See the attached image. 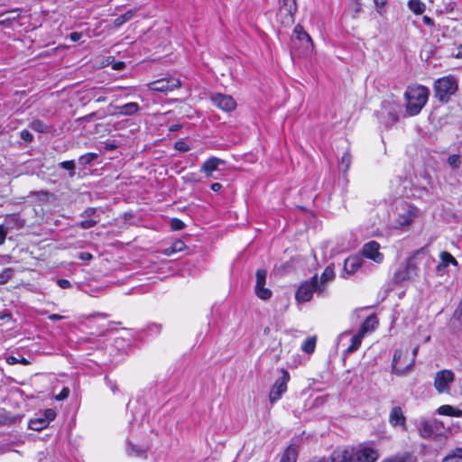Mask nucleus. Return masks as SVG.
<instances>
[{
    "label": "nucleus",
    "mask_w": 462,
    "mask_h": 462,
    "mask_svg": "<svg viewBox=\"0 0 462 462\" xmlns=\"http://www.w3.org/2000/svg\"><path fill=\"white\" fill-rule=\"evenodd\" d=\"M20 136L25 142H32V134L28 130H23L20 133Z\"/></svg>",
    "instance_id": "obj_55"
},
{
    "label": "nucleus",
    "mask_w": 462,
    "mask_h": 462,
    "mask_svg": "<svg viewBox=\"0 0 462 462\" xmlns=\"http://www.w3.org/2000/svg\"><path fill=\"white\" fill-rule=\"evenodd\" d=\"M316 346V337H308L302 344L301 349L307 354L314 352Z\"/></svg>",
    "instance_id": "obj_38"
},
{
    "label": "nucleus",
    "mask_w": 462,
    "mask_h": 462,
    "mask_svg": "<svg viewBox=\"0 0 462 462\" xmlns=\"http://www.w3.org/2000/svg\"><path fill=\"white\" fill-rule=\"evenodd\" d=\"M423 254V249L416 251L410 256L405 263L402 264L394 273L393 280L394 283L401 284L404 282L411 281L418 275L417 260Z\"/></svg>",
    "instance_id": "obj_2"
},
{
    "label": "nucleus",
    "mask_w": 462,
    "mask_h": 462,
    "mask_svg": "<svg viewBox=\"0 0 462 462\" xmlns=\"http://www.w3.org/2000/svg\"><path fill=\"white\" fill-rule=\"evenodd\" d=\"M419 215V209L412 205H404L402 207L398 212L397 217L395 219V227L396 228H405L410 226L415 218Z\"/></svg>",
    "instance_id": "obj_7"
},
{
    "label": "nucleus",
    "mask_w": 462,
    "mask_h": 462,
    "mask_svg": "<svg viewBox=\"0 0 462 462\" xmlns=\"http://www.w3.org/2000/svg\"><path fill=\"white\" fill-rule=\"evenodd\" d=\"M82 37V33L81 32H73L69 34V39L72 41V42H78L80 40V38Z\"/></svg>",
    "instance_id": "obj_60"
},
{
    "label": "nucleus",
    "mask_w": 462,
    "mask_h": 462,
    "mask_svg": "<svg viewBox=\"0 0 462 462\" xmlns=\"http://www.w3.org/2000/svg\"><path fill=\"white\" fill-rule=\"evenodd\" d=\"M438 413L439 415L451 416V417H462V411L459 409H456L451 405H441L438 408Z\"/></svg>",
    "instance_id": "obj_27"
},
{
    "label": "nucleus",
    "mask_w": 462,
    "mask_h": 462,
    "mask_svg": "<svg viewBox=\"0 0 462 462\" xmlns=\"http://www.w3.org/2000/svg\"><path fill=\"white\" fill-rule=\"evenodd\" d=\"M400 105L393 101H383L381 109L376 112V116L381 124L385 127H390L399 119Z\"/></svg>",
    "instance_id": "obj_4"
},
{
    "label": "nucleus",
    "mask_w": 462,
    "mask_h": 462,
    "mask_svg": "<svg viewBox=\"0 0 462 462\" xmlns=\"http://www.w3.org/2000/svg\"><path fill=\"white\" fill-rule=\"evenodd\" d=\"M186 248L185 244L181 240H175L170 246L162 249V254L171 256L173 254L182 252Z\"/></svg>",
    "instance_id": "obj_24"
},
{
    "label": "nucleus",
    "mask_w": 462,
    "mask_h": 462,
    "mask_svg": "<svg viewBox=\"0 0 462 462\" xmlns=\"http://www.w3.org/2000/svg\"><path fill=\"white\" fill-rule=\"evenodd\" d=\"M439 263L436 266V274L438 276H443L448 273L447 268L449 264L457 266L458 263L456 258L448 252L442 251L439 254Z\"/></svg>",
    "instance_id": "obj_16"
},
{
    "label": "nucleus",
    "mask_w": 462,
    "mask_h": 462,
    "mask_svg": "<svg viewBox=\"0 0 462 462\" xmlns=\"http://www.w3.org/2000/svg\"><path fill=\"white\" fill-rule=\"evenodd\" d=\"M79 258L83 261H89L93 258V255L88 252H81L79 255Z\"/></svg>",
    "instance_id": "obj_59"
},
{
    "label": "nucleus",
    "mask_w": 462,
    "mask_h": 462,
    "mask_svg": "<svg viewBox=\"0 0 462 462\" xmlns=\"http://www.w3.org/2000/svg\"><path fill=\"white\" fill-rule=\"evenodd\" d=\"M5 226L6 227H8V229L9 228L20 229V228L23 227L24 220L22 219L19 215H16V214L8 215L5 217Z\"/></svg>",
    "instance_id": "obj_23"
},
{
    "label": "nucleus",
    "mask_w": 462,
    "mask_h": 462,
    "mask_svg": "<svg viewBox=\"0 0 462 462\" xmlns=\"http://www.w3.org/2000/svg\"><path fill=\"white\" fill-rule=\"evenodd\" d=\"M30 127L35 131V132H38V133H42V134H45V133H50L51 130V126L46 125L45 123H43L42 121L41 120H33L31 124H30Z\"/></svg>",
    "instance_id": "obj_33"
},
{
    "label": "nucleus",
    "mask_w": 462,
    "mask_h": 462,
    "mask_svg": "<svg viewBox=\"0 0 462 462\" xmlns=\"http://www.w3.org/2000/svg\"><path fill=\"white\" fill-rule=\"evenodd\" d=\"M429 89L421 85L409 87L405 91L406 111L411 116H417L429 98Z\"/></svg>",
    "instance_id": "obj_1"
},
{
    "label": "nucleus",
    "mask_w": 462,
    "mask_h": 462,
    "mask_svg": "<svg viewBox=\"0 0 462 462\" xmlns=\"http://www.w3.org/2000/svg\"><path fill=\"white\" fill-rule=\"evenodd\" d=\"M420 435L424 439L431 438L433 435V429L430 422L426 419H420L418 424Z\"/></svg>",
    "instance_id": "obj_26"
},
{
    "label": "nucleus",
    "mask_w": 462,
    "mask_h": 462,
    "mask_svg": "<svg viewBox=\"0 0 462 462\" xmlns=\"http://www.w3.org/2000/svg\"><path fill=\"white\" fill-rule=\"evenodd\" d=\"M457 59H462V44L457 48V52L454 55Z\"/></svg>",
    "instance_id": "obj_64"
},
{
    "label": "nucleus",
    "mask_w": 462,
    "mask_h": 462,
    "mask_svg": "<svg viewBox=\"0 0 462 462\" xmlns=\"http://www.w3.org/2000/svg\"><path fill=\"white\" fill-rule=\"evenodd\" d=\"M57 284L59 287H60L62 289H69L71 287L70 282L66 279H59L57 281Z\"/></svg>",
    "instance_id": "obj_56"
},
{
    "label": "nucleus",
    "mask_w": 462,
    "mask_h": 462,
    "mask_svg": "<svg viewBox=\"0 0 462 462\" xmlns=\"http://www.w3.org/2000/svg\"><path fill=\"white\" fill-rule=\"evenodd\" d=\"M6 363L9 365H16V364H22L23 365H27L30 364V361L24 358L23 356L18 355V356H8L5 358Z\"/></svg>",
    "instance_id": "obj_39"
},
{
    "label": "nucleus",
    "mask_w": 462,
    "mask_h": 462,
    "mask_svg": "<svg viewBox=\"0 0 462 462\" xmlns=\"http://www.w3.org/2000/svg\"><path fill=\"white\" fill-rule=\"evenodd\" d=\"M7 232L8 227H6L5 225H0V245L5 243Z\"/></svg>",
    "instance_id": "obj_54"
},
{
    "label": "nucleus",
    "mask_w": 462,
    "mask_h": 462,
    "mask_svg": "<svg viewBox=\"0 0 462 462\" xmlns=\"http://www.w3.org/2000/svg\"><path fill=\"white\" fill-rule=\"evenodd\" d=\"M280 2V14L284 15L282 23L287 24L292 23L294 19L293 15L297 11V5L295 0H279Z\"/></svg>",
    "instance_id": "obj_15"
},
{
    "label": "nucleus",
    "mask_w": 462,
    "mask_h": 462,
    "mask_svg": "<svg viewBox=\"0 0 462 462\" xmlns=\"http://www.w3.org/2000/svg\"><path fill=\"white\" fill-rule=\"evenodd\" d=\"M408 356V349H396L392 363V370L397 375H403L409 373L412 369V365H410V362L406 363L405 358Z\"/></svg>",
    "instance_id": "obj_9"
},
{
    "label": "nucleus",
    "mask_w": 462,
    "mask_h": 462,
    "mask_svg": "<svg viewBox=\"0 0 462 462\" xmlns=\"http://www.w3.org/2000/svg\"><path fill=\"white\" fill-rule=\"evenodd\" d=\"M135 12H136V9H131V10H128L125 14L118 16L114 21V26L116 28H118L121 25H123L125 23L130 21L134 17Z\"/></svg>",
    "instance_id": "obj_32"
},
{
    "label": "nucleus",
    "mask_w": 462,
    "mask_h": 462,
    "mask_svg": "<svg viewBox=\"0 0 462 462\" xmlns=\"http://www.w3.org/2000/svg\"><path fill=\"white\" fill-rule=\"evenodd\" d=\"M212 103L225 112L233 111L236 107L234 98L226 94L216 93L211 96Z\"/></svg>",
    "instance_id": "obj_14"
},
{
    "label": "nucleus",
    "mask_w": 462,
    "mask_h": 462,
    "mask_svg": "<svg viewBox=\"0 0 462 462\" xmlns=\"http://www.w3.org/2000/svg\"><path fill=\"white\" fill-rule=\"evenodd\" d=\"M453 319L457 320L462 325V300L455 310Z\"/></svg>",
    "instance_id": "obj_51"
},
{
    "label": "nucleus",
    "mask_w": 462,
    "mask_h": 462,
    "mask_svg": "<svg viewBox=\"0 0 462 462\" xmlns=\"http://www.w3.org/2000/svg\"><path fill=\"white\" fill-rule=\"evenodd\" d=\"M267 277V271L264 269H259L256 271L255 278V294L261 300H266L272 297V291L265 287Z\"/></svg>",
    "instance_id": "obj_11"
},
{
    "label": "nucleus",
    "mask_w": 462,
    "mask_h": 462,
    "mask_svg": "<svg viewBox=\"0 0 462 462\" xmlns=\"http://www.w3.org/2000/svg\"><path fill=\"white\" fill-rule=\"evenodd\" d=\"M44 420H47V424L49 425L51 421H52L56 417V412L52 409H47L44 411L43 415L42 416Z\"/></svg>",
    "instance_id": "obj_46"
},
{
    "label": "nucleus",
    "mask_w": 462,
    "mask_h": 462,
    "mask_svg": "<svg viewBox=\"0 0 462 462\" xmlns=\"http://www.w3.org/2000/svg\"><path fill=\"white\" fill-rule=\"evenodd\" d=\"M443 462H462V448H456L443 458Z\"/></svg>",
    "instance_id": "obj_30"
},
{
    "label": "nucleus",
    "mask_w": 462,
    "mask_h": 462,
    "mask_svg": "<svg viewBox=\"0 0 462 462\" xmlns=\"http://www.w3.org/2000/svg\"><path fill=\"white\" fill-rule=\"evenodd\" d=\"M351 162H352L351 154L348 152H346L343 154V156L340 160V162H339L340 171H342L344 173H346L350 168Z\"/></svg>",
    "instance_id": "obj_37"
},
{
    "label": "nucleus",
    "mask_w": 462,
    "mask_h": 462,
    "mask_svg": "<svg viewBox=\"0 0 462 462\" xmlns=\"http://www.w3.org/2000/svg\"><path fill=\"white\" fill-rule=\"evenodd\" d=\"M281 372L282 376L276 379L269 393L271 403H274L280 400L282 394L287 391V383L291 378L290 374L284 369H282Z\"/></svg>",
    "instance_id": "obj_8"
},
{
    "label": "nucleus",
    "mask_w": 462,
    "mask_h": 462,
    "mask_svg": "<svg viewBox=\"0 0 462 462\" xmlns=\"http://www.w3.org/2000/svg\"><path fill=\"white\" fill-rule=\"evenodd\" d=\"M350 462H375L379 454L377 449L365 445L346 446Z\"/></svg>",
    "instance_id": "obj_5"
},
{
    "label": "nucleus",
    "mask_w": 462,
    "mask_h": 462,
    "mask_svg": "<svg viewBox=\"0 0 462 462\" xmlns=\"http://www.w3.org/2000/svg\"><path fill=\"white\" fill-rule=\"evenodd\" d=\"M13 274L14 270L12 268H5L0 273V284H5L13 277Z\"/></svg>",
    "instance_id": "obj_40"
},
{
    "label": "nucleus",
    "mask_w": 462,
    "mask_h": 462,
    "mask_svg": "<svg viewBox=\"0 0 462 462\" xmlns=\"http://www.w3.org/2000/svg\"><path fill=\"white\" fill-rule=\"evenodd\" d=\"M374 5H376L377 7V12L379 14H382L383 11L382 9L384 7V5H386L387 3V0H374Z\"/></svg>",
    "instance_id": "obj_57"
},
{
    "label": "nucleus",
    "mask_w": 462,
    "mask_h": 462,
    "mask_svg": "<svg viewBox=\"0 0 462 462\" xmlns=\"http://www.w3.org/2000/svg\"><path fill=\"white\" fill-rule=\"evenodd\" d=\"M13 423V420L5 413H0V427L8 426Z\"/></svg>",
    "instance_id": "obj_52"
},
{
    "label": "nucleus",
    "mask_w": 462,
    "mask_h": 462,
    "mask_svg": "<svg viewBox=\"0 0 462 462\" xmlns=\"http://www.w3.org/2000/svg\"><path fill=\"white\" fill-rule=\"evenodd\" d=\"M65 317L64 316H60L59 314H51L49 315L48 319L50 320H52V321H56V320H61L63 319Z\"/></svg>",
    "instance_id": "obj_62"
},
{
    "label": "nucleus",
    "mask_w": 462,
    "mask_h": 462,
    "mask_svg": "<svg viewBox=\"0 0 462 462\" xmlns=\"http://www.w3.org/2000/svg\"><path fill=\"white\" fill-rule=\"evenodd\" d=\"M362 265V258L358 255H352L345 260L344 272L347 274L355 273Z\"/></svg>",
    "instance_id": "obj_21"
},
{
    "label": "nucleus",
    "mask_w": 462,
    "mask_h": 462,
    "mask_svg": "<svg viewBox=\"0 0 462 462\" xmlns=\"http://www.w3.org/2000/svg\"><path fill=\"white\" fill-rule=\"evenodd\" d=\"M69 395V389L68 387H64L60 393L56 396V400L63 401L67 399Z\"/></svg>",
    "instance_id": "obj_53"
},
{
    "label": "nucleus",
    "mask_w": 462,
    "mask_h": 462,
    "mask_svg": "<svg viewBox=\"0 0 462 462\" xmlns=\"http://www.w3.org/2000/svg\"><path fill=\"white\" fill-rule=\"evenodd\" d=\"M60 167L62 169L69 171V176L73 177L75 175V162L74 161H65L60 163Z\"/></svg>",
    "instance_id": "obj_44"
},
{
    "label": "nucleus",
    "mask_w": 462,
    "mask_h": 462,
    "mask_svg": "<svg viewBox=\"0 0 462 462\" xmlns=\"http://www.w3.org/2000/svg\"><path fill=\"white\" fill-rule=\"evenodd\" d=\"M184 223L179 218H172L171 220V227L172 230L179 231L184 228Z\"/></svg>",
    "instance_id": "obj_48"
},
{
    "label": "nucleus",
    "mask_w": 462,
    "mask_h": 462,
    "mask_svg": "<svg viewBox=\"0 0 462 462\" xmlns=\"http://www.w3.org/2000/svg\"><path fill=\"white\" fill-rule=\"evenodd\" d=\"M97 213V209L96 208H88L84 210L81 216L86 218H93L96 217Z\"/></svg>",
    "instance_id": "obj_50"
},
{
    "label": "nucleus",
    "mask_w": 462,
    "mask_h": 462,
    "mask_svg": "<svg viewBox=\"0 0 462 462\" xmlns=\"http://www.w3.org/2000/svg\"><path fill=\"white\" fill-rule=\"evenodd\" d=\"M409 456L404 455H397L389 458L384 459L383 462H408Z\"/></svg>",
    "instance_id": "obj_47"
},
{
    "label": "nucleus",
    "mask_w": 462,
    "mask_h": 462,
    "mask_svg": "<svg viewBox=\"0 0 462 462\" xmlns=\"http://www.w3.org/2000/svg\"><path fill=\"white\" fill-rule=\"evenodd\" d=\"M139 105L135 102H130L123 106H116L117 114L120 116H133L139 110Z\"/></svg>",
    "instance_id": "obj_25"
},
{
    "label": "nucleus",
    "mask_w": 462,
    "mask_h": 462,
    "mask_svg": "<svg viewBox=\"0 0 462 462\" xmlns=\"http://www.w3.org/2000/svg\"><path fill=\"white\" fill-rule=\"evenodd\" d=\"M363 255L374 261L376 263H383L384 256L380 252V245L376 241H370L364 245L362 248Z\"/></svg>",
    "instance_id": "obj_13"
},
{
    "label": "nucleus",
    "mask_w": 462,
    "mask_h": 462,
    "mask_svg": "<svg viewBox=\"0 0 462 462\" xmlns=\"http://www.w3.org/2000/svg\"><path fill=\"white\" fill-rule=\"evenodd\" d=\"M314 292L323 293V288L319 286L317 274L300 285L296 291L295 299L300 303L308 302L312 299Z\"/></svg>",
    "instance_id": "obj_6"
},
{
    "label": "nucleus",
    "mask_w": 462,
    "mask_h": 462,
    "mask_svg": "<svg viewBox=\"0 0 462 462\" xmlns=\"http://www.w3.org/2000/svg\"><path fill=\"white\" fill-rule=\"evenodd\" d=\"M210 188L213 191L217 192L222 189V185L218 182H214L211 184Z\"/></svg>",
    "instance_id": "obj_63"
},
{
    "label": "nucleus",
    "mask_w": 462,
    "mask_h": 462,
    "mask_svg": "<svg viewBox=\"0 0 462 462\" xmlns=\"http://www.w3.org/2000/svg\"><path fill=\"white\" fill-rule=\"evenodd\" d=\"M408 7L415 14H421L426 10V5L420 0H410Z\"/></svg>",
    "instance_id": "obj_29"
},
{
    "label": "nucleus",
    "mask_w": 462,
    "mask_h": 462,
    "mask_svg": "<svg viewBox=\"0 0 462 462\" xmlns=\"http://www.w3.org/2000/svg\"><path fill=\"white\" fill-rule=\"evenodd\" d=\"M174 147L180 152H188L190 149L189 145L182 140L176 142Z\"/></svg>",
    "instance_id": "obj_49"
},
{
    "label": "nucleus",
    "mask_w": 462,
    "mask_h": 462,
    "mask_svg": "<svg viewBox=\"0 0 462 462\" xmlns=\"http://www.w3.org/2000/svg\"><path fill=\"white\" fill-rule=\"evenodd\" d=\"M317 462H350L346 447L337 448L328 457H323Z\"/></svg>",
    "instance_id": "obj_19"
},
{
    "label": "nucleus",
    "mask_w": 462,
    "mask_h": 462,
    "mask_svg": "<svg viewBox=\"0 0 462 462\" xmlns=\"http://www.w3.org/2000/svg\"><path fill=\"white\" fill-rule=\"evenodd\" d=\"M126 452L129 456L146 457V449L137 447L130 441L127 442Z\"/></svg>",
    "instance_id": "obj_31"
},
{
    "label": "nucleus",
    "mask_w": 462,
    "mask_h": 462,
    "mask_svg": "<svg viewBox=\"0 0 462 462\" xmlns=\"http://www.w3.org/2000/svg\"><path fill=\"white\" fill-rule=\"evenodd\" d=\"M457 88L458 81L454 76L440 78L434 83L435 97L442 102H447L457 92Z\"/></svg>",
    "instance_id": "obj_3"
},
{
    "label": "nucleus",
    "mask_w": 462,
    "mask_h": 462,
    "mask_svg": "<svg viewBox=\"0 0 462 462\" xmlns=\"http://www.w3.org/2000/svg\"><path fill=\"white\" fill-rule=\"evenodd\" d=\"M98 220L94 218H87L79 223V226L83 229H88L90 227L95 226L97 224Z\"/></svg>",
    "instance_id": "obj_45"
},
{
    "label": "nucleus",
    "mask_w": 462,
    "mask_h": 462,
    "mask_svg": "<svg viewBox=\"0 0 462 462\" xmlns=\"http://www.w3.org/2000/svg\"><path fill=\"white\" fill-rule=\"evenodd\" d=\"M448 163L453 168V169H458L461 164L460 156L457 154H452L448 158Z\"/></svg>",
    "instance_id": "obj_43"
},
{
    "label": "nucleus",
    "mask_w": 462,
    "mask_h": 462,
    "mask_svg": "<svg viewBox=\"0 0 462 462\" xmlns=\"http://www.w3.org/2000/svg\"><path fill=\"white\" fill-rule=\"evenodd\" d=\"M335 278V272L332 265H328L325 268L324 272L321 274L320 282H319V286L323 288V291H325L326 283L332 282Z\"/></svg>",
    "instance_id": "obj_28"
},
{
    "label": "nucleus",
    "mask_w": 462,
    "mask_h": 462,
    "mask_svg": "<svg viewBox=\"0 0 462 462\" xmlns=\"http://www.w3.org/2000/svg\"><path fill=\"white\" fill-rule=\"evenodd\" d=\"M225 164V161L217 157H210L203 162L200 167V171L203 172L206 177L209 178L213 172L218 169L219 165Z\"/></svg>",
    "instance_id": "obj_18"
},
{
    "label": "nucleus",
    "mask_w": 462,
    "mask_h": 462,
    "mask_svg": "<svg viewBox=\"0 0 462 462\" xmlns=\"http://www.w3.org/2000/svg\"><path fill=\"white\" fill-rule=\"evenodd\" d=\"M454 374L450 370L438 372L435 376V387L439 393L448 390V384L453 382Z\"/></svg>",
    "instance_id": "obj_17"
},
{
    "label": "nucleus",
    "mask_w": 462,
    "mask_h": 462,
    "mask_svg": "<svg viewBox=\"0 0 462 462\" xmlns=\"http://www.w3.org/2000/svg\"><path fill=\"white\" fill-rule=\"evenodd\" d=\"M46 421L47 420H44L42 416L32 419L29 421V428L32 430L40 431L48 426Z\"/></svg>",
    "instance_id": "obj_34"
},
{
    "label": "nucleus",
    "mask_w": 462,
    "mask_h": 462,
    "mask_svg": "<svg viewBox=\"0 0 462 462\" xmlns=\"http://www.w3.org/2000/svg\"><path fill=\"white\" fill-rule=\"evenodd\" d=\"M88 97L94 99L97 103L105 102L106 97L104 95H98L96 88H91L88 91Z\"/></svg>",
    "instance_id": "obj_41"
},
{
    "label": "nucleus",
    "mask_w": 462,
    "mask_h": 462,
    "mask_svg": "<svg viewBox=\"0 0 462 462\" xmlns=\"http://www.w3.org/2000/svg\"><path fill=\"white\" fill-rule=\"evenodd\" d=\"M297 460V448L290 446L286 448L281 462H296Z\"/></svg>",
    "instance_id": "obj_36"
},
{
    "label": "nucleus",
    "mask_w": 462,
    "mask_h": 462,
    "mask_svg": "<svg viewBox=\"0 0 462 462\" xmlns=\"http://www.w3.org/2000/svg\"><path fill=\"white\" fill-rule=\"evenodd\" d=\"M180 87V81L175 78H162L148 84L150 90L154 92H169Z\"/></svg>",
    "instance_id": "obj_10"
},
{
    "label": "nucleus",
    "mask_w": 462,
    "mask_h": 462,
    "mask_svg": "<svg viewBox=\"0 0 462 462\" xmlns=\"http://www.w3.org/2000/svg\"><path fill=\"white\" fill-rule=\"evenodd\" d=\"M365 336L363 334H361L359 331L356 335H354L351 338V344L347 347L346 352L353 353V352L356 351L359 348V346H361L362 339Z\"/></svg>",
    "instance_id": "obj_35"
},
{
    "label": "nucleus",
    "mask_w": 462,
    "mask_h": 462,
    "mask_svg": "<svg viewBox=\"0 0 462 462\" xmlns=\"http://www.w3.org/2000/svg\"><path fill=\"white\" fill-rule=\"evenodd\" d=\"M291 42L294 47L299 42L301 45V47L307 51H310L313 46V42L310 36L300 24H297L294 27Z\"/></svg>",
    "instance_id": "obj_12"
},
{
    "label": "nucleus",
    "mask_w": 462,
    "mask_h": 462,
    "mask_svg": "<svg viewBox=\"0 0 462 462\" xmlns=\"http://www.w3.org/2000/svg\"><path fill=\"white\" fill-rule=\"evenodd\" d=\"M97 158V154L94 152H88L79 157V162L83 165L90 163Z\"/></svg>",
    "instance_id": "obj_42"
},
{
    "label": "nucleus",
    "mask_w": 462,
    "mask_h": 462,
    "mask_svg": "<svg viewBox=\"0 0 462 462\" xmlns=\"http://www.w3.org/2000/svg\"><path fill=\"white\" fill-rule=\"evenodd\" d=\"M418 351H419V346H416L413 349H412V356L410 360V365H412V367L414 366L415 365V360H416V356L418 355Z\"/></svg>",
    "instance_id": "obj_58"
},
{
    "label": "nucleus",
    "mask_w": 462,
    "mask_h": 462,
    "mask_svg": "<svg viewBox=\"0 0 462 462\" xmlns=\"http://www.w3.org/2000/svg\"><path fill=\"white\" fill-rule=\"evenodd\" d=\"M389 422L393 427L402 426L403 429H405L406 418L401 407L395 406L391 410L389 415Z\"/></svg>",
    "instance_id": "obj_20"
},
{
    "label": "nucleus",
    "mask_w": 462,
    "mask_h": 462,
    "mask_svg": "<svg viewBox=\"0 0 462 462\" xmlns=\"http://www.w3.org/2000/svg\"><path fill=\"white\" fill-rule=\"evenodd\" d=\"M422 21L428 26L431 27L435 25L434 20L427 15L423 16Z\"/></svg>",
    "instance_id": "obj_61"
},
{
    "label": "nucleus",
    "mask_w": 462,
    "mask_h": 462,
    "mask_svg": "<svg viewBox=\"0 0 462 462\" xmlns=\"http://www.w3.org/2000/svg\"><path fill=\"white\" fill-rule=\"evenodd\" d=\"M378 325V319L375 315L368 316L365 320L362 323L359 332L365 336V334L372 332L375 329Z\"/></svg>",
    "instance_id": "obj_22"
}]
</instances>
